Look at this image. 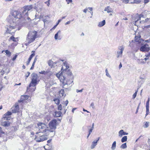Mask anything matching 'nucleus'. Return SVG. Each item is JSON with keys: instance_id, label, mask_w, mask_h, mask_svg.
Wrapping results in <instances>:
<instances>
[{"instance_id": "7c9ffc66", "label": "nucleus", "mask_w": 150, "mask_h": 150, "mask_svg": "<svg viewBox=\"0 0 150 150\" xmlns=\"http://www.w3.org/2000/svg\"><path fill=\"white\" fill-rule=\"evenodd\" d=\"M55 115L57 117H60L61 116L62 113L61 111H57L55 112Z\"/></svg>"}, {"instance_id": "338daca9", "label": "nucleus", "mask_w": 150, "mask_h": 150, "mask_svg": "<svg viewBox=\"0 0 150 150\" xmlns=\"http://www.w3.org/2000/svg\"><path fill=\"white\" fill-rule=\"evenodd\" d=\"M87 11H88L87 8H86L85 9L83 10V12L86 13V12H87Z\"/></svg>"}, {"instance_id": "ddd939ff", "label": "nucleus", "mask_w": 150, "mask_h": 150, "mask_svg": "<svg viewBox=\"0 0 150 150\" xmlns=\"http://www.w3.org/2000/svg\"><path fill=\"white\" fill-rule=\"evenodd\" d=\"M32 8L33 7L32 5L25 6L23 8V12H28V11L31 10Z\"/></svg>"}, {"instance_id": "0eeeda50", "label": "nucleus", "mask_w": 150, "mask_h": 150, "mask_svg": "<svg viewBox=\"0 0 150 150\" xmlns=\"http://www.w3.org/2000/svg\"><path fill=\"white\" fill-rule=\"evenodd\" d=\"M57 121L54 119L51 120L49 123V126L50 129L55 130L56 128V124Z\"/></svg>"}, {"instance_id": "20e7f679", "label": "nucleus", "mask_w": 150, "mask_h": 150, "mask_svg": "<svg viewBox=\"0 0 150 150\" xmlns=\"http://www.w3.org/2000/svg\"><path fill=\"white\" fill-rule=\"evenodd\" d=\"M32 75H33V76L31 82L30 84L29 87H27V91H28L29 88L31 86L35 87L37 84V79L38 77L37 74L34 73Z\"/></svg>"}, {"instance_id": "bb28decb", "label": "nucleus", "mask_w": 150, "mask_h": 150, "mask_svg": "<svg viewBox=\"0 0 150 150\" xmlns=\"http://www.w3.org/2000/svg\"><path fill=\"white\" fill-rule=\"evenodd\" d=\"M48 64L49 66H50L52 68L53 67V66L54 65V64H55V63H54L52 60H49L48 61Z\"/></svg>"}, {"instance_id": "49530a36", "label": "nucleus", "mask_w": 150, "mask_h": 150, "mask_svg": "<svg viewBox=\"0 0 150 150\" xmlns=\"http://www.w3.org/2000/svg\"><path fill=\"white\" fill-rule=\"evenodd\" d=\"M150 100V98H149L148 99V100L146 102V106H149V102Z\"/></svg>"}, {"instance_id": "a18cd8bd", "label": "nucleus", "mask_w": 150, "mask_h": 150, "mask_svg": "<svg viewBox=\"0 0 150 150\" xmlns=\"http://www.w3.org/2000/svg\"><path fill=\"white\" fill-rule=\"evenodd\" d=\"M30 73L28 71L27 72L26 74L25 75V77H26V79H27V78L28 77V76L30 75Z\"/></svg>"}, {"instance_id": "09e8293b", "label": "nucleus", "mask_w": 150, "mask_h": 150, "mask_svg": "<svg viewBox=\"0 0 150 150\" xmlns=\"http://www.w3.org/2000/svg\"><path fill=\"white\" fill-rule=\"evenodd\" d=\"M134 3L136 4H138L140 2V0H134Z\"/></svg>"}, {"instance_id": "ea45409f", "label": "nucleus", "mask_w": 150, "mask_h": 150, "mask_svg": "<svg viewBox=\"0 0 150 150\" xmlns=\"http://www.w3.org/2000/svg\"><path fill=\"white\" fill-rule=\"evenodd\" d=\"M149 122H146L145 123L144 126V127L145 128H147L149 126Z\"/></svg>"}, {"instance_id": "8fccbe9b", "label": "nucleus", "mask_w": 150, "mask_h": 150, "mask_svg": "<svg viewBox=\"0 0 150 150\" xmlns=\"http://www.w3.org/2000/svg\"><path fill=\"white\" fill-rule=\"evenodd\" d=\"M35 63H34L33 62L32 66L30 68V70H32L33 69L34 67V65H35Z\"/></svg>"}, {"instance_id": "423d86ee", "label": "nucleus", "mask_w": 150, "mask_h": 150, "mask_svg": "<svg viewBox=\"0 0 150 150\" xmlns=\"http://www.w3.org/2000/svg\"><path fill=\"white\" fill-rule=\"evenodd\" d=\"M141 17L142 16H140V15H139L138 14L133 16L132 17V20L133 24L136 26L138 25L137 23H139V21L140 20Z\"/></svg>"}, {"instance_id": "393cba45", "label": "nucleus", "mask_w": 150, "mask_h": 150, "mask_svg": "<svg viewBox=\"0 0 150 150\" xmlns=\"http://www.w3.org/2000/svg\"><path fill=\"white\" fill-rule=\"evenodd\" d=\"M97 142L95 140H94L92 142L91 148V149L94 148L95 146L97 145Z\"/></svg>"}, {"instance_id": "a211bd4d", "label": "nucleus", "mask_w": 150, "mask_h": 150, "mask_svg": "<svg viewBox=\"0 0 150 150\" xmlns=\"http://www.w3.org/2000/svg\"><path fill=\"white\" fill-rule=\"evenodd\" d=\"M65 79L66 78L62 75L61 74V75H59V79L63 83V86H64V83L66 81Z\"/></svg>"}, {"instance_id": "c85d7f7f", "label": "nucleus", "mask_w": 150, "mask_h": 150, "mask_svg": "<svg viewBox=\"0 0 150 150\" xmlns=\"http://www.w3.org/2000/svg\"><path fill=\"white\" fill-rule=\"evenodd\" d=\"M116 142L115 141L113 143L111 147V149L112 150H115L116 148Z\"/></svg>"}, {"instance_id": "c756f323", "label": "nucleus", "mask_w": 150, "mask_h": 150, "mask_svg": "<svg viewBox=\"0 0 150 150\" xmlns=\"http://www.w3.org/2000/svg\"><path fill=\"white\" fill-rule=\"evenodd\" d=\"M64 71L66 72L65 73L68 75L71 76L72 74L71 72L69 69H68V70L67 69H66Z\"/></svg>"}, {"instance_id": "69168bd1", "label": "nucleus", "mask_w": 150, "mask_h": 150, "mask_svg": "<svg viewBox=\"0 0 150 150\" xmlns=\"http://www.w3.org/2000/svg\"><path fill=\"white\" fill-rule=\"evenodd\" d=\"M149 145H147V147L148 148V149L150 150V143H148Z\"/></svg>"}, {"instance_id": "6e6552de", "label": "nucleus", "mask_w": 150, "mask_h": 150, "mask_svg": "<svg viewBox=\"0 0 150 150\" xmlns=\"http://www.w3.org/2000/svg\"><path fill=\"white\" fill-rule=\"evenodd\" d=\"M48 139L46 136H36L35 139L37 142H40L47 140Z\"/></svg>"}, {"instance_id": "f03ea898", "label": "nucleus", "mask_w": 150, "mask_h": 150, "mask_svg": "<svg viewBox=\"0 0 150 150\" xmlns=\"http://www.w3.org/2000/svg\"><path fill=\"white\" fill-rule=\"evenodd\" d=\"M37 32L35 31H31L28 33L26 39V41L28 44L33 42L36 38Z\"/></svg>"}, {"instance_id": "2eb2a0df", "label": "nucleus", "mask_w": 150, "mask_h": 150, "mask_svg": "<svg viewBox=\"0 0 150 150\" xmlns=\"http://www.w3.org/2000/svg\"><path fill=\"white\" fill-rule=\"evenodd\" d=\"M73 81L71 80H67L66 82H65V83H64V86H66V85H67V86H66V87H64V86L63 87V88H67V87L70 86H72V84H71L73 82Z\"/></svg>"}, {"instance_id": "052dcab7", "label": "nucleus", "mask_w": 150, "mask_h": 150, "mask_svg": "<svg viewBox=\"0 0 150 150\" xmlns=\"http://www.w3.org/2000/svg\"><path fill=\"white\" fill-rule=\"evenodd\" d=\"M17 55H15V56L13 57V58H12V60H13V61H14V60H15L16 59V57H17Z\"/></svg>"}, {"instance_id": "9d476101", "label": "nucleus", "mask_w": 150, "mask_h": 150, "mask_svg": "<svg viewBox=\"0 0 150 150\" xmlns=\"http://www.w3.org/2000/svg\"><path fill=\"white\" fill-rule=\"evenodd\" d=\"M140 50L142 51L148 52L149 50V47L148 44H145L140 47Z\"/></svg>"}, {"instance_id": "3c124183", "label": "nucleus", "mask_w": 150, "mask_h": 150, "mask_svg": "<svg viewBox=\"0 0 150 150\" xmlns=\"http://www.w3.org/2000/svg\"><path fill=\"white\" fill-rule=\"evenodd\" d=\"M93 130V129H91L89 130V133H88V134L87 136V138H88L89 136V135L91 134V132H92V131Z\"/></svg>"}, {"instance_id": "f257e3e1", "label": "nucleus", "mask_w": 150, "mask_h": 150, "mask_svg": "<svg viewBox=\"0 0 150 150\" xmlns=\"http://www.w3.org/2000/svg\"><path fill=\"white\" fill-rule=\"evenodd\" d=\"M28 12H23V16L21 12L16 11H13L8 17V22L11 24L13 23L14 24H19L20 22V19L21 18L24 22H28L30 20V18L28 16Z\"/></svg>"}, {"instance_id": "1a4fd4ad", "label": "nucleus", "mask_w": 150, "mask_h": 150, "mask_svg": "<svg viewBox=\"0 0 150 150\" xmlns=\"http://www.w3.org/2000/svg\"><path fill=\"white\" fill-rule=\"evenodd\" d=\"M150 14V13L149 11L145 10L142 14H140V16H141L142 17H148L145 20L146 21H148L149 19V18L150 17H149V15Z\"/></svg>"}, {"instance_id": "4c0bfd02", "label": "nucleus", "mask_w": 150, "mask_h": 150, "mask_svg": "<svg viewBox=\"0 0 150 150\" xmlns=\"http://www.w3.org/2000/svg\"><path fill=\"white\" fill-rule=\"evenodd\" d=\"M146 57L144 59L146 61L147 59H148L149 57H150V53H148L146 55Z\"/></svg>"}, {"instance_id": "5701e85b", "label": "nucleus", "mask_w": 150, "mask_h": 150, "mask_svg": "<svg viewBox=\"0 0 150 150\" xmlns=\"http://www.w3.org/2000/svg\"><path fill=\"white\" fill-rule=\"evenodd\" d=\"M104 11H107V12L108 13L112 12V8L109 6L105 7V8Z\"/></svg>"}, {"instance_id": "0e129e2a", "label": "nucleus", "mask_w": 150, "mask_h": 150, "mask_svg": "<svg viewBox=\"0 0 150 150\" xmlns=\"http://www.w3.org/2000/svg\"><path fill=\"white\" fill-rule=\"evenodd\" d=\"M37 60V56H36L34 58V61L33 62L35 63Z\"/></svg>"}, {"instance_id": "f3484780", "label": "nucleus", "mask_w": 150, "mask_h": 150, "mask_svg": "<svg viewBox=\"0 0 150 150\" xmlns=\"http://www.w3.org/2000/svg\"><path fill=\"white\" fill-rule=\"evenodd\" d=\"M69 67V65L68 64L67 62H64L63 63V66L61 70L62 69H64V70L66 69H67Z\"/></svg>"}, {"instance_id": "4468645a", "label": "nucleus", "mask_w": 150, "mask_h": 150, "mask_svg": "<svg viewBox=\"0 0 150 150\" xmlns=\"http://www.w3.org/2000/svg\"><path fill=\"white\" fill-rule=\"evenodd\" d=\"M38 126L39 129V131H42L43 129H45L46 127V125L42 122H40L38 124Z\"/></svg>"}, {"instance_id": "f704fd0d", "label": "nucleus", "mask_w": 150, "mask_h": 150, "mask_svg": "<svg viewBox=\"0 0 150 150\" xmlns=\"http://www.w3.org/2000/svg\"><path fill=\"white\" fill-rule=\"evenodd\" d=\"M127 147V146L126 144V143H125L123 144H122L121 146H120V148L122 149H125Z\"/></svg>"}, {"instance_id": "9b49d317", "label": "nucleus", "mask_w": 150, "mask_h": 150, "mask_svg": "<svg viewBox=\"0 0 150 150\" xmlns=\"http://www.w3.org/2000/svg\"><path fill=\"white\" fill-rule=\"evenodd\" d=\"M123 50L124 47L123 46H121L119 47V50L117 52V58L122 57Z\"/></svg>"}, {"instance_id": "bf43d9fd", "label": "nucleus", "mask_w": 150, "mask_h": 150, "mask_svg": "<svg viewBox=\"0 0 150 150\" xmlns=\"http://www.w3.org/2000/svg\"><path fill=\"white\" fill-rule=\"evenodd\" d=\"M67 2V4H69L70 3L72 2V0H66Z\"/></svg>"}, {"instance_id": "58836bf2", "label": "nucleus", "mask_w": 150, "mask_h": 150, "mask_svg": "<svg viewBox=\"0 0 150 150\" xmlns=\"http://www.w3.org/2000/svg\"><path fill=\"white\" fill-rule=\"evenodd\" d=\"M105 72H106V76H107L108 77H109L110 78H111V76H110V74H109V73H108V70L107 69H106L105 70Z\"/></svg>"}, {"instance_id": "c03bdc74", "label": "nucleus", "mask_w": 150, "mask_h": 150, "mask_svg": "<svg viewBox=\"0 0 150 150\" xmlns=\"http://www.w3.org/2000/svg\"><path fill=\"white\" fill-rule=\"evenodd\" d=\"M58 109L59 110H61L62 109V106L61 104H60L59 105L58 107Z\"/></svg>"}, {"instance_id": "412c9836", "label": "nucleus", "mask_w": 150, "mask_h": 150, "mask_svg": "<svg viewBox=\"0 0 150 150\" xmlns=\"http://www.w3.org/2000/svg\"><path fill=\"white\" fill-rule=\"evenodd\" d=\"M37 135L36 136H46L45 135V133H44L42 131H40L38 132H37L36 133Z\"/></svg>"}, {"instance_id": "6e6d98bb", "label": "nucleus", "mask_w": 150, "mask_h": 150, "mask_svg": "<svg viewBox=\"0 0 150 150\" xmlns=\"http://www.w3.org/2000/svg\"><path fill=\"white\" fill-rule=\"evenodd\" d=\"M146 112H149V106H146Z\"/></svg>"}, {"instance_id": "e2e57ef3", "label": "nucleus", "mask_w": 150, "mask_h": 150, "mask_svg": "<svg viewBox=\"0 0 150 150\" xmlns=\"http://www.w3.org/2000/svg\"><path fill=\"white\" fill-rule=\"evenodd\" d=\"M144 1L145 4H146L149 2V0H144Z\"/></svg>"}, {"instance_id": "4be33fe9", "label": "nucleus", "mask_w": 150, "mask_h": 150, "mask_svg": "<svg viewBox=\"0 0 150 150\" xmlns=\"http://www.w3.org/2000/svg\"><path fill=\"white\" fill-rule=\"evenodd\" d=\"M59 95L60 97L64 98L65 97L66 94H64V91L63 89H61L59 92Z\"/></svg>"}, {"instance_id": "864d4df0", "label": "nucleus", "mask_w": 150, "mask_h": 150, "mask_svg": "<svg viewBox=\"0 0 150 150\" xmlns=\"http://www.w3.org/2000/svg\"><path fill=\"white\" fill-rule=\"evenodd\" d=\"M129 0H123L122 2L125 4H127L129 2Z\"/></svg>"}, {"instance_id": "680f3d73", "label": "nucleus", "mask_w": 150, "mask_h": 150, "mask_svg": "<svg viewBox=\"0 0 150 150\" xmlns=\"http://www.w3.org/2000/svg\"><path fill=\"white\" fill-rule=\"evenodd\" d=\"M68 103V101L67 100L65 102V106H67Z\"/></svg>"}, {"instance_id": "37998d69", "label": "nucleus", "mask_w": 150, "mask_h": 150, "mask_svg": "<svg viewBox=\"0 0 150 150\" xmlns=\"http://www.w3.org/2000/svg\"><path fill=\"white\" fill-rule=\"evenodd\" d=\"M10 38L11 40H12L13 41H14V42L16 41V38L15 37H14L13 36H12Z\"/></svg>"}, {"instance_id": "b1692460", "label": "nucleus", "mask_w": 150, "mask_h": 150, "mask_svg": "<svg viewBox=\"0 0 150 150\" xmlns=\"http://www.w3.org/2000/svg\"><path fill=\"white\" fill-rule=\"evenodd\" d=\"M1 124L4 127H8L10 125V123L9 122H8V121H4L2 122Z\"/></svg>"}, {"instance_id": "473e14b6", "label": "nucleus", "mask_w": 150, "mask_h": 150, "mask_svg": "<svg viewBox=\"0 0 150 150\" xmlns=\"http://www.w3.org/2000/svg\"><path fill=\"white\" fill-rule=\"evenodd\" d=\"M127 136H125L122 138L121 141L123 143L127 141Z\"/></svg>"}, {"instance_id": "39448f33", "label": "nucleus", "mask_w": 150, "mask_h": 150, "mask_svg": "<svg viewBox=\"0 0 150 150\" xmlns=\"http://www.w3.org/2000/svg\"><path fill=\"white\" fill-rule=\"evenodd\" d=\"M55 130L52 129H46L43 130V132L45 133V135L47 137L50 135L51 137H53L55 134Z\"/></svg>"}, {"instance_id": "4d7b16f0", "label": "nucleus", "mask_w": 150, "mask_h": 150, "mask_svg": "<svg viewBox=\"0 0 150 150\" xmlns=\"http://www.w3.org/2000/svg\"><path fill=\"white\" fill-rule=\"evenodd\" d=\"M141 103H140L139 104V105L137 107V110H136V113H137L138 112V110H139V105H140Z\"/></svg>"}, {"instance_id": "603ef678", "label": "nucleus", "mask_w": 150, "mask_h": 150, "mask_svg": "<svg viewBox=\"0 0 150 150\" xmlns=\"http://www.w3.org/2000/svg\"><path fill=\"white\" fill-rule=\"evenodd\" d=\"M90 107H92L93 109L95 108V106H94V103H92L90 105Z\"/></svg>"}, {"instance_id": "f8f14e48", "label": "nucleus", "mask_w": 150, "mask_h": 150, "mask_svg": "<svg viewBox=\"0 0 150 150\" xmlns=\"http://www.w3.org/2000/svg\"><path fill=\"white\" fill-rule=\"evenodd\" d=\"M12 113H13L12 112H11L8 111L4 115L3 118H2V120L4 121L5 120H9V118L6 116L11 115L12 114Z\"/></svg>"}, {"instance_id": "a19ab883", "label": "nucleus", "mask_w": 150, "mask_h": 150, "mask_svg": "<svg viewBox=\"0 0 150 150\" xmlns=\"http://www.w3.org/2000/svg\"><path fill=\"white\" fill-rule=\"evenodd\" d=\"M46 71H41L39 72V73L40 74H43L45 75L46 73Z\"/></svg>"}, {"instance_id": "de8ad7c7", "label": "nucleus", "mask_w": 150, "mask_h": 150, "mask_svg": "<svg viewBox=\"0 0 150 150\" xmlns=\"http://www.w3.org/2000/svg\"><path fill=\"white\" fill-rule=\"evenodd\" d=\"M50 0H48L47 1L45 2V3L47 4V6H49L50 4Z\"/></svg>"}, {"instance_id": "2f4dec72", "label": "nucleus", "mask_w": 150, "mask_h": 150, "mask_svg": "<svg viewBox=\"0 0 150 150\" xmlns=\"http://www.w3.org/2000/svg\"><path fill=\"white\" fill-rule=\"evenodd\" d=\"M56 104L59 105L60 103V100L59 98L54 99L53 100Z\"/></svg>"}, {"instance_id": "72a5a7b5", "label": "nucleus", "mask_w": 150, "mask_h": 150, "mask_svg": "<svg viewBox=\"0 0 150 150\" xmlns=\"http://www.w3.org/2000/svg\"><path fill=\"white\" fill-rule=\"evenodd\" d=\"M141 38V36L140 35L136 36V35L135 38V40L136 42H139V40Z\"/></svg>"}, {"instance_id": "a878e982", "label": "nucleus", "mask_w": 150, "mask_h": 150, "mask_svg": "<svg viewBox=\"0 0 150 150\" xmlns=\"http://www.w3.org/2000/svg\"><path fill=\"white\" fill-rule=\"evenodd\" d=\"M105 24V21L103 20L102 21L100 22L98 24V26L99 27H101L104 26Z\"/></svg>"}, {"instance_id": "774afa93", "label": "nucleus", "mask_w": 150, "mask_h": 150, "mask_svg": "<svg viewBox=\"0 0 150 150\" xmlns=\"http://www.w3.org/2000/svg\"><path fill=\"white\" fill-rule=\"evenodd\" d=\"M77 108H73L72 110V112L73 113H74V111L76 110V109Z\"/></svg>"}, {"instance_id": "aec40b11", "label": "nucleus", "mask_w": 150, "mask_h": 150, "mask_svg": "<svg viewBox=\"0 0 150 150\" xmlns=\"http://www.w3.org/2000/svg\"><path fill=\"white\" fill-rule=\"evenodd\" d=\"M61 34L60 30H59L57 33H56L54 36V38L56 40H60L61 39V38L60 35L59 36V34L60 35Z\"/></svg>"}, {"instance_id": "5fc2aeb1", "label": "nucleus", "mask_w": 150, "mask_h": 150, "mask_svg": "<svg viewBox=\"0 0 150 150\" xmlns=\"http://www.w3.org/2000/svg\"><path fill=\"white\" fill-rule=\"evenodd\" d=\"M83 89L82 88V89L81 90H79L78 89H77L76 90V91L77 93H79V92H82L83 91Z\"/></svg>"}, {"instance_id": "dca6fc26", "label": "nucleus", "mask_w": 150, "mask_h": 150, "mask_svg": "<svg viewBox=\"0 0 150 150\" xmlns=\"http://www.w3.org/2000/svg\"><path fill=\"white\" fill-rule=\"evenodd\" d=\"M12 112L13 113H17L18 112L19 110V106L18 105H16L15 107H12Z\"/></svg>"}, {"instance_id": "79ce46f5", "label": "nucleus", "mask_w": 150, "mask_h": 150, "mask_svg": "<svg viewBox=\"0 0 150 150\" xmlns=\"http://www.w3.org/2000/svg\"><path fill=\"white\" fill-rule=\"evenodd\" d=\"M35 51H32V52L33 53L32 54H31V55L30 56V57L32 58L33 57H34L35 55Z\"/></svg>"}, {"instance_id": "6ab92c4d", "label": "nucleus", "mask_w": 150, "mask_h": 150, "mask_svg": "<svg viewBox=\"0 0 150 150\" xmlns=\"http://www.w3.org/2000/svg\"><path fill=\"white\" fill-rule=\"evenodd\" d=\"M128 134V133L124 132L123 129L121 130L119 132V136L120 137H122L123 135H127Z\"/></svg>"}, {"instance_id": "13d9d810", "label": "nucleus", "mask_w": 150, "mask_h": 150, "mask_svg": "<svg viewBox=\"0 0 150 150\" xmlns=\"http://www.w3.org/2000/svg\"><path fill=\"white\" fill-rule=\"evenodd\" d=\"M23 97H24V98H25V99H28V98H29V96H27V95L24 96H23Z\"/></svg>"}, {"instance_id": "7ed1b4c3", "label": "nucleus", "mask_w": 150, "mask_h": 150, "mask_svg": "<svg viewBox=\"0 0 150 150\" xmlns=\"http://www.w3.org/2000/svg\"><path fill=\"white\" fill-rule=\"evenodd\" d=\"M11 24V23H10ZM11 24H13V25H6L5 27V33H14L16 30V27L15 26L18 25V24H14V23H12Z\"/></svg>"}, {"instance_id": "e433bc0d", "label": "nucleus", "mask_w": 150, "mask_h": 150, "mask_svg": "<svg viewBox=\"0 0 150 150\" xmlns=\"http://www.w3.org/2000/svg\"><path fill=\"white\" fill-rule=\"evenodd\" d=\"M138 88L137 89V90L133 94V95L132 96L133 99H134L136 98V96H137V93L138 91Z\"/></svg>"}, {"instance_id": "cd10ccee", "label": "nucleus", "mask_w": 150, "mask_h": 150, "mask_svg": "<svg viewBox=\"0 0 150 150\" xmlns=\"http://www.w3.org/2000/svg\"><path fill=\"white\" fill-rule=\"evenodd\" d=\"M5 52L6 53V55L8 56V57H10L11 55V52L8 50H3L2 51V52Z\"/></svg>"}, {"instance_id": "c9c22d12", "label": "nucleus", "mask_w": 150, "mask_h": 150, "mask_svg": "<svg viewBox=\"0 0 150 150\" xmlns=\"http://www.w3.org/2000/svg\"><path fill=\"white\" fill-rule=\"evenodd\" d=\"M46 73L45 75H47L49 77L50 76L53 74L52 72L51 71H46Z\"/></svg>"}]
</instances>
